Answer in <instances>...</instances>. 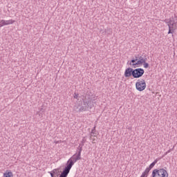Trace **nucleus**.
Wrapping results in <instances>:
<instances>
[{
	"label": "nucleus",
	"instance_id": "1",
	"mask_svg": "<svg viewBox=\"0 0 177 177\" xmlns=\"http://www.w3.org/2000/svg\"><path fill=\"white\" fill-rule=\"evenodd\" d=\"M82 151V147L79 145L77 149V153L73 155L67 161L66 167L64 168V174H70V170L73 168V165L81 160V152Z\"/></svg>",
	"mask_w": 177,
	"mask_h": 177
},
{
	"label": "nucleus",
	"instance_id": "2",
	"mask_svg": "<svg viewBox=\"0 0 177 177\" xmlns=\"http://www.w3.org/2000/svg\"><path fill=\"white\" fill-rule=\"evenodd\" d=\"M147 60V58H143V57H140L139 60H138V57H136L135 59H131L129 64L130 66H132L134 68H136V67H140L142 64L144 63H146Z\"/></svg>",
	"mask_w": 177,
	"mask_h": 177
},
{
	"label": "nucleus",
	"instance_id": "3",
	"mask_svg": "<svg viewBox=\"0 0 177 177\" xmlns=\"http://www.w3.org/2000/svg\"><path fill=\"white\" fill-rule=\"evenodd\" d=\"M152 177H168V171L165 169H155L152 171Z\"/></svg>",
	"mask_w": 177,
	"mask_h": 177
},
{
	"label": "nucleus",
	"instance_id": "4",
	"mask_svg": "<svg viewBox=\"0 0 177 177\" xmlns=\"http://www.w3.org/2000/svg\"><path fill=\"white\" fill-rule=\"evenodd\" d=\"M146 81L144 79L138 80L136 82V88L139 92H142L146 89Z\"/></svg>",
	"mask_w": 177,
	"mask_h": 177
},
{
	"label": "nucleus",
	"instance_id": "5",
	"mask_svg": "<svg viewBox=\"0 0 177 177\" xmlns=\"http://www.w3.org/2000/svg\"><path fill=\"white\" fill-rule=\"evenodd\" d=\"M145 74V70L142 68H136L133 72V78H140Z\"/></svg>",
	"mask_w": 177,
	"mask_h": 177
},
{
	"label": "nucleus",
	"instance_id": "6",
	"mask_svg": "<svg viewBox=\"0 0 177 177\" xmlns=\"http://www.w3.org/2000/svg\"><path fill=\"white\" fill-rule=\"evenodd\" d=\"M133 69L132 68H127L124 71V77L127 78L131 77V75L133 77Z\"/></svg>",
	"mask_w": 177,
	"mask_h": 177
},
{
	"label": "nucleus",
	"instance_id": "7",
	"mask_svg": "<svg viewBox=\"0 0 177 177\" xmlns=\"http://www.w3.org/2000/svg\"><path fill=\"white\" fill-rule=\"evenodd\" d=\"M97 133L96 132V126H94V127L92 129L91 131V136L90 138H92V136H97Z\"/></svg>",
	"mask_w": 177,
	"mask_h": 177
},
{
	"label": "nucleus",
	"instance_id": "8",
	"mask_svg": "<svg viewBox=\"0 0 177 177\" xmlns=\"http://www.w3.org/2000/svg\"><path fill=\"white\" fill-rule=\"evenodd\" d=\"M15 20L13 19H9V20H5V24L6 26H9L10 24H13L15 23Z\"/></svg>",
	"mask_w": 177,
	"mask_h": 177
},
{
	"label": "nucleus",
	"instance_id": "9",
	"mask_svg": "<svg viewBox=\"0 0 177 177\" xmlns=\"http://www.w3.org/2000/svg\"><path fill=\"white\" fill-rule=\"evenodd\" d=\"M3 176L4 177H13V174L12 173V171H9L8 173H4Z\"/></svg>",
	"mask_w": 177,
	"mask_h": 177
},
{
	"label": "nucleus",
	"instance_id": "10",
	"mask_svg": "<svg viewBox=\"0 0 177 177\" xmlns=\"http://www.w3.org/2000/svg\"><path fill=\"white\" fill-rule=\"evenodd\" d=\"M174 30H176V29L174 28V26L172 27L169 26L168 34H172V32H174L173 31Z\"/></svg>",
	"mask_w": 177,
	"mask_h": 177
},
{
	"label": "nucleus",
	"instance_id": "11",
	"mask_svg": "<svg viewBox=\"0 0 177 177\" xmlns=\"http://www.w3.org/2000/svg\"><path fill=\"white\" fill-rule=\"evenodd\" d=\"M104 32H108V34L109 35H111V32H112V30H111V28H106L105 29Z\"/></svg>",
	"mask_w": 177,
	"mask_h": 177
},
{
	"label": "nucleus",
	"instance_id": "12",
	"mask_svg": "<svg viewBox=\"0 0 177 177\" xmlns=\"http://www.w3.org/2000/svg\"><path fill=\"white\" fill-rule=\"evenodd\" d=\"M0 26H1V27H3V26H6V24H5V20L4 19L0 20Z\"/></svg>",
	"mask_w": 177,
	"mask_h": 177
},
{
	"label": "nucleus",
	"instance_id": "13",
	"mask_svg": "<svg viewBox=\"0 0 177 177\" xmlns=\"http://www.w3.org/2000/svg\"><path fill=\"white\" fill-rule=\"evenodd\" d=\"M165 22L167 23V24L169 28V27H171V23L172 22V19H169V21H167V19H166Z\"/></svg>",
	"mask_w": 177,
	"mask_h": 177
},
{
	"label": "nucleus",
	"instance_id": "14",
	"mask_svg": "<svg viewBox=\"0 0 177 177\" xmlns=\"http://www.w3.org/2000/svg\"><path fill=\"white\" fill-rule=\"evenodd\" d=\"M142 64H143L145 68H149V64L147 62H145Z\"/></svg>",
	"mask_w": 177,
	"mask_h": 177
},
{
	"label": "nucleus",
	"instance_id": "15",
	"mask_svg": "<svg viewBox=\"0 0 177 177\" xmlns=\"http://www.w3.org/2000/svg\"><path fill=\"white\" fill-rule=\"evenodd\" d=\"M175 26H176V23H175L174 21L173 22L171 21V27H174L175 28Z\"/></svg>",
	"mask_w": 177,
	"mask_h": 177
},
{
	"label": "nucleus",
	"instance_id": "16",
	"mask_svg": "<svg viewBox=\"0 0 177 177\" xmlns=\"http://www.w3.org/2000/svg\"><path fill=\"white\" fill-rule=\"evenodd\" d=\"M79 111H85V108L84 106H81L80 109H79Z\"/></svg>",
	"mask_w": 177,
	"mask_h": 177
},
{
	"label": "nucleus",
	"instance_id": "17",
	"mask_svg": "<svg viewBox=\"0 0 177 177\" xmlns=\"http://www.w3.org/2000/svg\"><path fill=\"white\" fill-rule=\"evenodd\" d=\"M74 98L75 99H78V94H75Z\"/></svg>",
	"mask_w": 177,
	"mask_h": 177
},
{
	"label": "nucleus",
	"instance_id": "18",
	"mask_svg": "<svg viewBox=\"0 0 177 177\" xmlns=\"http://www.w3.org/2000/svg\"><path fill=\"white\" fill-rule=\"evenodd\" d=\"M171 151H172V149H170L167 151H166V153L168 154V153H171Z\"/></svg>",
	"mask_w": 177,
	"mask_h": 177
},
{
	"label": "nucleus",
	"instance_id": "19",
	"mask_svg": "<svg viewBox=\"0 0 177 177\" xmlns=\"http://www.w3.org/2000/svg\"><path fill=\"white\" fill-rule=\"evenodd\" d=\"M167 154H168L167 152H165L163 155V157H165V156H167Z\"/></svg>",
	"mask_w": 177,
	"mask_h": 177
},
{
	"label": "nucleus",
	"instance_id": "20",
	"mask_svg": "<svg viewBox=\"0 0 177 177\" xmlns=\"http://www.w3.org/2000/svg\"><path fill=\"white\" fill-rule=\"evenodd\" d=\"M100 32H102V29L100 30Z\"/></svg>",
	"mask_w": 177,
	"mask_h": 177
},
{
	"label": "nucleus",
	"instance_id": "21",
	"mask_svg": "<svg viewBox=\"0 0 177 177\" xmlns=\"http://www.w3.org/2000/svg\"><path fill=\"white\" fill-rule=\"evenodd\" d=\"M0 28H1V25H0Z\"/></svg>",
	"mask_w": 177,
	"mask_h": 177
}]
</instances>
